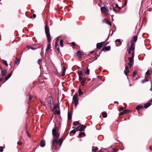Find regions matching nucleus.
Returning a JSON list of instances; mask_svg holds the SVG:
<instances>
[{
	"label": "nucleus",
	"instance_id": "f257e3e1",
	"mask_svg": "<svg viewBox=\"0 0 152 152\" xmlns=\"http://www.w3.org/2000/svg\"><path fill=\"white\" fill-rule=\"evenodd\" d=\"M134 43L132 42V44H131L130 47L128 48L127 49V51L129 54H130L131 51H132V56L129 57L128 59L129 61L128 65L130 68L132 66L134 62L133 59L134 56Z\"/></svg>",
	"mask_w": 152,
	"mask_h": 152
},
{
	"label": "nucleus",
	"instance_id": "f03ea898",
	"mask_svg": "<svg viewBox=\"0 0 152 152\" xmlns=\"http://www.w3.org/2000/svg\"><path fill=\"white\" fill-rule=\"evenodd\" d=\"M63 142V140H62V138H60L58 141L57 140V139H54L52 141V147L53 148H54V147H56L57 146V145H59V147L60 148L62 143Z\"/></svg>",
	"mask_w": 152,
	"mask_h": 152
},
{
	"label": "nucleus",
	"instance_id": "7ed1b4c3",
	"mask_svg": "<svg viewBox=\"0 0 152 152\" xmlns=\"http://www.w3.org/2000/svg\"><path fill=\"white\" fill-rule=\"evenodd\" d=\"M45 32L46 36L48 42H50L51 41L50 35L49 32V29L48 27L46 25L45 27Z\"/></svg>",
	"mask_w": 152,
	"mask_h": 152
},
{
	"label": "nucleus",
	"instance_id": "20e7f679",
	"mask_svg": "<svg viewBox=\"0 0 152 152\" xmlns=\"http://www.w3.org/2000/svg\"><path fill=\"white\" fill-rule=\"evenodd\" d=\"M77 97L78 95L76 93L74 95L72 98V102L75 104L76 107H77L78 104V99Z\"/></svg>",
	"mask_w": 152,
	"mask_h": 152
},
{
	"label": "nucleus",
	"instance_id": "39448f33",
	"mask_svg": "<svg viewBox=\"0 0 152 152\" xmlns=\"http://www.w3.org/2000/svg\"><path fill=\"white\" fill-rule=\"evenodd\" d=\"M52 132V135L54 138L58 139L59 137V134L58 133L57 130L56 128H53Z\"/></svg>",
	"mask_w": 152,
	"mask_h": 152
},
{
	"label": "nucleus",
	"instance_id": "423d86ee",
	"mask_svg": "<svg viewBox=\"0 0 152 152\" xmlns=\"http://www.w3.org/2000/svg\"><path fill=\"white\" fill-rule=\"evenodd\" d=\"M86 127L84 126L83 125H81L80 126H78L76 128V130L77 131H84V129H85Z\"/></svg>",
	"mask_w": 152,
	"mask_h": 152
},
{
	"label": "nucleus",
	"instance_id": "0eeeda50",
	"mask_svg": "<svg viewBox=\"0 0 152 152\" xmlns=\"http://www.w3.org/2000/svg\"><path fill=\"white\" fill-rule=\"evenodd\" d=\"M47 100L48 105L50 108H51L53 104V101L51 97H48L47 99Z\"/></svg>",
	"mask_w": 152,
	"mask_h": 152
},
{
	"label": "nucleus",
	"instance_id": "6e6552de",
	"mask_svg": "<svg viewBox=\"0 0 152 152\" xmlns=\"http://www.w3.org/2000/svg\"><path fill=\"white\" fill-rule=\"evenodd\" d=\"M101 10L102 12L106 14H108V11L107 10L106 8L105 7H102L101 8Z\"/></svg>",
	"mask_w": 152,
	"mask_h": 152
},
{
	"label": "nucleus",
	"instance_id": "1a4fd4ad",
	"mask_svg": "<svg viewBox=\"0 0 152 152\" xmlns=\"http://www.w3.org/2000/svg\"><path fill=\"white\" fill-rule=\"evenodd\" d=\"M76 56L78 58H80L84 55V54L82 52L80 51H78L76 53Z\"/></svg>",
	"mask_w": 152,
	"mask_h": 152
},
{
	"label": "nucleus",
	"instance_id": "9d476101",
	"mask_svg": "<svg viewBox=\"0 0 152 152\" xmlns=\"http://www.w3.org/2000/svg\"><path fill=\"white\" fill-rule=\"evenodd\" d=\"M103 44V42L98 43L96 44V48L98 49H100L102 47Z\"/></svg>",
	"mask_w": 152,
	"mask_h": 152
},
{
	"label": "nucleus",
	"instance_id": "9b49d317",
	"mask_svg": "<svg viewBox=\"0 0 152 152\" xmlns=\"http://www.w3.org/2000/svg\"><path fill=\"white\" fill-rule=\"evenodd\" d=\"M115 42H116V45L117 46L120 45L121 44V42L120 39H117L115 40Z\"/></svg>",
	"mask_w": 152,
	"mask_h": 152
},
{
	"label": "nucleus",
	"instance_id": "f8f14e48",
	"mask_svg": "<svg viewBox=\"0 0 152 152\" xmlns=\"http://www.w3.org/2000/svg\"><path fill=\"white\" fill-rule=\"evenodd\" d=\"M130 112V111L128 110H124L123 111L120 113V114L121 115H123L124 114H126L127 113H129Z\"/></svg>",
	"mask_w": 152,
	"mask_h": 152
},
{
	"label": "nucleus",
	"instance_id": "ddd939ff",
	"mask_svg": "<svg viewBox=\"0 0 152 152\" xmlns=\"http://www.w3.org/2000/svg\"><path fill=\"white\" fill-rule=\"evenodd\" d=\"M59 107V105L58 104H55L54 105L53 107V108H52V107L51 108H50L51 109V110L53 111H54L56 108H58Z\"/></svg>",
	"mask_w": 152,
	"mask_h": 152
},
{
	"label": "nucleus",
	"instance_id": "4468645a",
	"mask_svg": "<svg viewBox=\"0 0 152 152\" xmlns=\"http://www.w3.org/2000/svg\"><path fill=\"white\" fill-rule=\"evenodd\" d=\"M86 78H83L82 80H81V85L82 86H83L84 85V83L86 80Z\"/></svg>",
	"mask_w": 152,
	"mask_h": 152
},
{
	"label": "nucleus",
	"instance_id": "2eb2a0df",
	"mask_svg": "<svg viewBox=\"0 0 152 152\" xmlns=\"http://www.w3.org/2000/svg\"><path fill=\"white\" fill-rule=\"evenodd\" d=\"M85 135L86 134L84 132H81L78 135V136L81 137H85Z\"/></svg>",
	"mask_w": 152,
	"mask_h": 152
},
{
	"label": "nucleus",
	"instance_id": "dca6fc26",
	"mask_svg": "<svg viewBox=\"0 0 152 152\" xmlns=\"http://www.w3.org/2000/svg\"><path fill=\"white\" fill-rule=\"evenodd\" d=\"M110 46H108L104 47L102 49V50H104L108 51L110 50Z\"/></svg>",
	"mask_w": 152,
	"mask_h": 152
},
{
	"label": "nucleus",
	"instance_id": "f3484780",
	"mask_svg": "<svg viewBox=\"0 0 152 152\" xmlns=\"http://www.w3.org/2000/svg\"><path fill=\"white\" fill-rule=\"evenodd\" d=\"M7 72V71L5 69H4L3 71H1V74L3 77L4 76Z\"/></svg>",
	"mask_w": 152,
	"mask_h": 152
},
{
	"label": "nucleus",
	"instance_id": "a211bd4d",
	"mask_svg": "<svg viewBox=\"0 0 152 152\" xmlns=\"http://www.w3.org/2000/svg\"><path fill=\"white\" fill-rule=\"evenodd\" d=\"M45 141L43 140H41L40 144L41 146L42 147H43L45 146Z\"/></svg>",
	"mask_w": 152,
	"mask_h": 152
},
{
	"label": "nucleus",
	"instance_id": "6ab92c4d",
	"mask_svg": "<svg viewBox=\"0 0 152 152\" xmlns=\"http://www.w3.org/2000/svg\"><path fill=\"white\" fill-rule=\"evenodd\" d=\"M143 108V106L142 105H138L136 107V109L137 110H139L140 109L142 108Z\"/></svg>",
	"mask_w": 152,
	"mask_h": 152
},
{
	"label": "nucleus",
	"instance_id": "aec40b11",
	"mask_svg": "<svg viewBox=\"0 0 152 152\" xmlns=\"http://www.w3.org/2000/svg\"><path fill=\"white\" fill-rule=\"evenodd\" d=\"M151 104V103L150 102L144 104V107L146 108L149 107Z\"/></svg>",
	"mask_w": 152,
	"mask_h": 152
},
{
	"label": "nucleus",
	"instance_id": "412c9836",
	"mask_svg": "<svg viewBox=\"0 0 152 152\" xmlns=\"http://www.w3.org/2000/svg\"><path fill=\"white\" fill-rule=\"evenodd\" d=\"M104 22L107 23V24H109L110 26H111L112 25V24L108 20H107L106 19H104Z\"/></svg>",
	"mask_w": 152,
	"mask_h": 152
},
{
	"label": "nucleus",
	"instance_id": "4be33fe9",
	"mask_svg": "<svg viewBox=\"0 0 152 152\" xmlns=\"http://www.w3.org/2000/svg\"><path fill=\"white\" fill-rule=\"evenodd\" d=\"M12 73H10L9 74L7 75L6 77H5V80H7L8 79H9V78L12 75Z\"/></svg>",
	"mask_w": 152,
	"mask_h": 152
},
{
	"label": "nucleus",
	"instance_id": "5701e85b",
	"mask_svg": "<svg viewBox=\"0 0 152 152\" xmlns=\"http://www.w3.org/2000/svg\"><path fill=\"white\" fill-rule=\"evenodd\" d=\"M20 60L19 59H18L17 58H16L15 61V64L18 65L20 63Z\"/></svg>",
	"mask_w": 152,
	"mask_h": 152
},
{
	"label": "nucleus",
	"instance_id": "b1692460",
	"mask_svg": "<svg viewBox=\"0 0 152 152\" xmlns=\"http://www.w3.org/2000/svg\"><path fill=\"white\" fill-rule=\"evenodd\" d=\"M102 116L104 118H105L107 117V114L106 112H104L102 113Z\"/></svg>",
	"mask_w": 152,
	"mask_h": 152
},
{
	"label": "nucleus",
	"instance_id": "393cba45",
	"mask_svg": "<svg viewBox=\"0 0 152 152\" xmlns=\"http://www.w3.org/2000/svg\"><path fill=\"white\" fill-rule=\"evenodd\" d=\"M137 36H135L133 38V41L131 43H132V42H133L134 43V42H135L137 41Z\"/></svg>",
	"mask_w": 152,
	"mask_h": 152
},
{
	"label": "nucleus",
	"instance_id": "a878e982",
	"mask_svg": "<svg viewBox=\"0 0 152 152\" xmlns=\"http://www.w3.org/2000/svg\"><path fill=\"white\" fill-rule=\"evenodd\" d=\"M72 118V115L69 112L68 113V118L69 120H70Z\"/></svg>",
	"mask_w": 152,
	"mask_h": 152
},
{
	"label": "nucleus",
	"instance_id": "bb28decb",
	"mask_svg": "<svg viewBox=\"0 0 152 152\" xmlns=\"http://www.w3.org/2000/svg\"><path fill=\"white\" fill-rule=\"evenodd\" d=\"M2 62L6 66H8V64L7 63V61H5L4 60H2Z\"/></svg>",
	"mask_w": 152,
	"mask_h": 152
},
{
	"label": "nucleus",
	"instance_id": "cd10ccee",
	"mask_svg": "<svg viewBox=\"0 0 152 152\" xmlns=\"http://www.w3.org/2000/svg\"><path fill=\"white\" fill-rule=\"evenodd\" d=\"M79 96H80L81 95L83 94V92L82 91L81 89L80 88L79 89Z\"/></svg>",
	"mask_w": 152,
	"mask_h": 152
},
{
	"label": "nucleus",
	"instance_id": "c85d7f7f",
	"mask_svg": "<svg viewBox=\"0 0 152 152\" xmlns=\"http://www.w3.org/2000/svg\"><path fill=\"white\" fill-rule=\"evenodd\" d=\"M60 44L61 46V47H63V40H61L60 41Z\"/></svg>",
	"mask_w": 152,
	"mask_h": 152
},
{
	"label": "nucleus",
	"instance_id": "c756f323",
	"mask_svg": "<svg viewBox=\"0 0 152 152\" xmlns=\"http://www.w3.org/2000/svg\"><path fill=\"white\" fill-rule=\"evenodd\" d=\"M76 131L75 129H73L71 131H70V134H71L72 133H73V134H75L76 133Z\"/></svg>",
	"mask_w": 152,
	"mask_h": 152
},
{
	"label": "nucleus",
	"instance_id": "7c9ffc66",
	"mask_svg": "<svg viewBox=\"0 0 152 152\" xmlns=\"http://www.w3.org/2000/svg\"><path fill=\"white\" fill-rule=\"evenodd\" d=\"M85 73L88 75L89 74L90 70L88 68H87V69H86V70Z\"/></svg>",
	"mask_w": 152,
	"mask_h": 152
},
{
	"label": "nucleus",
	"instance_id": "2f4dec72",
	"mask_svg": "<svg viewBox=\"0 0 152 152\" xmlns=\"http://www.w3.org/2000/svg\"><path fill=\"white\" fill-rule=\"evenodd\" d=\"M124 72L125 74L126 75H127V74L128 73H129V70H125Z\"/></svg>",
	"mask_w": 152,
	"mask_h": 152
},
{
	"label": "nucleus",
	"instance_id": "473e14b6",
	"mask_svg": "<svg viewBox=\"0 0 152 152\" xmlns=\"http://www.w3.org/2000/svg\"><path fill=\"white\" fill-rule=\"evenodd\" d=\"M98 149L97 147H96L95 148H93L92 149L93 152H96Z\"/></svg>",
	"mask_w": 152,
	"mask_h": 152
},
{
	"label": "nucleus",
	"instance_id": "72a5a7b5",
	"mask_svg": "<svg viewBox=\"0 0 152 152\" xmlns=\"http://www.w3.org/2000/svg\"><path fill=\"white\" fill-rule=\"evenodd\" d=\"M50 45L49 44L48 45L47 48L46 49V50L48 51L49 49H50Z\"/></svg>",
	"mask_w": 152,
	"mask_h": 152
},
{
	"label": "nucleus",
	"instance_id": "f704fd0d",
	"mask_svg": "<svg viewBox=\"0 0 152 152\" xmlns=\"http://www.w3.org/2000/svg\"><path fill=\"white\" fill-rule=\"evenodd\" d=\"M79 124V122L78 121H77L74 122L73 125L75 126H76L78 125Z\"/></svg>",
	"mask_w": 152,
	"mask_h": 152
},
{
	"label": "nucleus",
	"instance_id": "c9c22d12",
	"mask_svg": "<svg viewBox=\"0 0 152 152\" xmlns=\"http://www.w3.org/2000/svg\"><path fill=\"white\" fill-rule=\"evenodd\" d=\"M79 76H81V75H83V72L82 71H80L78 72V73Z\"/></svg>",
	"mask_w": 152,
	"mask_h": 152
},
{
	"label": "nucleus",
	"instance_id": "e433bc0d",
	"mask_svg": "<svg viewBox=\"0 0 152 152\" xmlns=\"http://www.w3.org/2000/svg\"><path fill=\"white\" fill-rule=\"evenodd\" d=\"M83 78L81 76H79V80L80 81H81L83 80Z\"/></svg>",
	"mask_w": 152,
	"mask_h": 152
},
{
	"label": "nucleus",
	"instance_id": "4c0bfd02",
	"mask_svg": "<svg viewBox=\"0 0 152 152\" xmlns=\"http://www.w3.org/2000/svg\"><path fill=\"white\" fill-rule=\"evenodd\" d=\"M40 102L44 106H45V103L44 102H43V101H41V100H40Z\"/></svg>",
	"mask_w": 152,
	"mask_h": 152
},
{
	"label": "nucleus",
	"instance_id": "58836bf2",
	"mask_svg": "<svg viewBox=\"0 0 152 152\" xmlns=\"http://www.w3.org/2000/svg\"><path fill=\"white\" fill-rule=\"evenodd\" d=\"M42 59H39L38 60V62L39 64H40L42 61Z\"/></svg>",
	"mask_w": 152,
	"mask_h": 152
},
{
	"label": "nucleus",
	"instance_id": "ea45409f",
	"mask_svg": "<svg viewBox=\"0 0 152 152\" xmlns=\"http://www.w3.org/2000/svg\"><path fill=\"white\" fill-rule=\"evenodd\" d=\"M148 81V80H145V79H144V80H142V83H144V82H147Z\"/></svg>",
	"mask_w": 152,
	"mask_h": 152
},
{
	"label": "nucleus",
	"instance_id": "a19ab883",
	"mask_svg": "<svg viewBox=\"0 0 152 152\" xmlns=\"http://www.w3.org/2000/svg\"><path fill=\"white\" fill-rule=\"evenodd\" d=\"M137 74V72L134 71L133 72V77H134Z\"/></svg>",
	"mask_w": 152,
	"mask_h": 152
},
{
	"label": "nucleus",
	"instance_id": "79ce46f5",
	"mask_svg": "<svg viewBox=\"0 0 152 152\" xmlns=\"http://www.w3.org/2000/svg\"><path fill=\"white\" fill-rule=\"evenodd\" d=\"M0 148V152H2L3 151V148L2 147H1Z\"/></svg>",
	"mask_w": 152,
	"mask_h": 152
},
{
	"label": "nucleus",
	"instance_id": "37998d69",
	"mask_svg": "<svg viewBox=\"0 0 152 152\" xmlns=\"http://www.w3.org/2000/svg\"><path fill=\"white\" fill-rule=\"evenodd\" d=\"M146 75H149V70H148L147 72L145 73Z\"/></svg>",
	"mask_w": 152,
	"mask_h": 152
},
{
	"label": "nucleus",
	"instance_id": "c03bdc74",
	"mask_svg": "<svg viewBox=\"0 0 152 152\" xmlns=\"http://www.w3.org/2000/svg\"><path fill=\"white\" fill-rule=\"evenodd\" d=\"M33 17L34 18H35L36 17V15L35 14H33L32 16H31V17Z\"/></svg>",
	"mask_w": 152,
	"mask_h": 152
},
{
	"label": "nucleus",
	"instance_id": "a18cd8bd",
	"mask_svg": "<svg viewBox=\"0 0 152 152\" xmlns=\"http://www.w3.org/2000/svg\"><path fill=\"white\" fill-rule=\"evenodd\" d=\"M124 108L123 107H121L120 108L119 111H121L122 110L124 109Z\"/></svg>",
	"mask_w": 152,
	"mask_h": 152
},
{
	"label": "nucleus",
	"instance_id": "49530a36",
	"mask_svg": "<svg viewBox=\"0 0 152 152\" xmlns=\"http://www.w3.org/2000/svg\"><path fill=\"white\" fill-rule=\"evenodd\" d=\"M115 7L117 8H118L119 9H121V8L120 7H118V4H116V5H115Z\"/></svg>",
	"mask_w": 152,
	"mask_h": 152
},
{
	"label": "nucleus",
	"instance_id": "de8ad7c7",
	"mask_svg": "<svg viewBox=\"0 0 152 152\" xmlns=\"http://www.w3.org/2000/svg\"><path fill=\"white\" fill-rule=\"evenodd\" d=\"M71 44L72 45L75 46V43L74 42H72L71 43Z\"/></svg>",
	"mask_w": 152,
	"mask_h": 152
},
{
	"label": "nucleus",
	"instance_id": "09e8293b",
	"mask_svg": "<svg viewBox=\"0 0 152 152\" xmlns=\"http://www.w3.org/2000/svg\"><path fill=\"white\" fill-rule=\"evenodd\" d=\"M64 75H65V72L64 71H63V72L61 74V75L62 76H63Z\"/></svg>",
	"mask_w": 152,
	"mask_h": 152
},
{
	"label": "nucleus",
	"instance_id": "8fccbe9b",
	"mask_svg": "<svg viewBox=\"0 0 152 152\" xmlns=\"http://www.w3.org/2000/svg\"><path fill=\"white\" fill-rule=\"evenodd\" d=\"M22 144V142H18V145H21Z\"/></svg>",
	"mask_w": 152,
	"mask_h": 152
},
{
	"label": "nucleus",
	"instance_id": "3c124183",
	"mask_svg": "<svg viewBox=\"0 0 152 152\" xmlns=\"http://www.w3.org/2000/svg\"><path fill=\"white\" fill-rule=\"evenodd\" d=\"M148 10L149 11H151V9L150 8H147Z\"/></svg>",
	"mask_w": 152,
	"mask_h": 152
},
{
	"label": "nucleus",
	"instance_id": "603ef678",
	"mask_svg": "<svg viewBox=\"0 0 152 152\" xmlns=\"http://www.w3.org/2000/svg\"><path fill=\"white\" fill-rule=\"evenodd\" d=\"M129 69V67L128 66H126L125 67V70H128Z\"/></svg>",
	"mask_w": 152,
	"mask_h": 152
},
{
	"label": "nucleus",
	"instance_id": "864d4df0",
	"mask_svg": "<svg viewBox=\"0 0 152 152\" xmlns=\"http://www.w3.org/2000/svg\"><path fill=\"white\" fill-rule=\"evenodd\" d=\"M57 46V42H56L55 43V47L56 48Z\"/></svg>",
	"mask_w": 152,
	"mask_h": 152
},
{
	"label": "nucleus",
	"instance_id": "5fc2aeb1",
	"mask_svg": "<svg viewBox=\"0 0 152 152\" xmlns=\"http://www.w3.org/2000/svg\"><path fill=\"white\" fill-rule=\"evenodd\" d=\"M112 150H113V151H115V152H116L115 149L114 148H113L112 149Z\"/></svg>",
	"mask_w": 152,
	"mask_h": 152
},
{
	"label": "nucleus",
	"instance_id": "6e6d98bb",
	"mask_svg": "<svg viewBox=\"0 0 152 152\" xmlns=\"http://www.w3.org/2000/svg\"><path fill=\"white\" fill-rule=\"evenodd\" d=\"M113 11L115 12H116V10H115V9H114V8L113 7Z\"/></svg>",
	"mask_w": 152,
	"mask_h": 152
},
{
	"label": "nucleus",
	"instance_id": "4d7b16f0",
	"mask_svg": "<svg viewBox=\"0 0 152 152\" xmlns=\"http://www.w3.org/2000/svg\"><path fill=\"white\" fill-rule=\"evenodd\" d=\"M31 98H32V97H31V96H30L29 98V101H30L31 100Z\"/></svg>",
	"mask_w": 152,
	"mask_h": 152
},
{
	"label": "nucleus",
	"instance_id": "13d9d810",
	"mask_svg": "<svg viewBox=\"0 0 152 152\" xmlns=\"http://www.w3.org/2000/svg\"><path fill=\"white\" fill-rule=\"evenodd\" d=\"M65 71V68L64 67H63V72L64 71V72Z\"/></svg>",
	"mask_w": 152,
	"mask_h": 152
},
{
	"label": "nucleus",
	"instance_id": "bf43d9fd",
	"mask_svg": "<svg viewBox=\"0 0 152 152\" xmlns=\"http://www.w3.org/2000/svg\"><path fill=\"white\" fill-rule=\"evenodd\" d=\"M58 38H57V39H56V42H58Z\"/></svg>",
	"mask_w": 152,
	"mask_h": 152
},
{
	"label": "nucleus",
	"instance_id": "052dcab7",
	"mask_svg": "<svg viewBox=\"0 0 152 152\" xmlns=\"http://www.w3.org/2000/svg\"><path fill=\"white\" fill-rule=\"evenodd\" d=\"M57 113H56V114H60V112L59 111H57Z\"/></svg>",
	"mask_w": 152,
	"mask_h": 152
},
{
	"label": "nucleus",
	"instance_id": "680f3d73",
	"mask_svg": "<svg viewBox=\"0 0 152 152\" xmlns=\"http://www.w3.org/2000/svg\"><path fill=\"white\" fill-rule=\"evenodd\" d=\"M3 79V78H0V81H1Z\"/></svg>",
	"mask_w": 152,
	"mask_h": 152
},
{
	"label": "nucleus",
	"instance_id": "e2e57ef3",
	"mask_svg": "<svg viewBox=\"0 0 152 152\" xmlns=\"http://www.w3.org/2000/svg\"><path fill=\"white\" fill-rule=\"evenodd\" d=\"M114 103H117L118 104V102L115 101V102Z\"/></svg>",
	"mask_w": 152,
	"mask_h": 152
},
{
	"label": "nucleus",
	"instance_id": "0e129e2a",
	"mask_svg": "<svg viewBox=\"0 0 152 152\" xmlns=\"http://www.w3.org/2000/svg\"><path fill=\"white\" fill-rule=\"evenodd\" d=\"M99 152H103V151H102V150H100L99 151Z\"/></svg>",
	"mask_w": 152,
	"mask_h": 152
},
{
	"label": "nucleus",
	"instance_id": "69168bd1",
	"mask_svg": "<svg viewBox=\"0 0 152 152\" xmlns=\"http://www.w3.org/2000/svg\"><path fill=\"white\" fill-rule=\"evenodd\" d=\"M31 49L33 50H34V49L33 48H31Z\"/></svg>",
	"mask_w": 152,
	"mask_h": 152
},
{
	"label": "nucleus",
	"instance_id": "338daca9",
	"mask_svg": "<svg viewBox=\"0 0 152 152\" xmlns=\"http://www.w3.org/2000/svg\"><path fill=\"white\" fill-rule=\"evenodd\" d=\"M57 49H58V50H59V49L58 48H57Z\"/></svg>",
	"mask_w": 152,
	"mask_h": 152
},
{
	"label": "nucleus",
	"instance_id": "774afa93",
	"mask_svg": "<svg viewBox=\"0 0 152 152\" xmlns=\"http://www.w3.org/2000/svg\"><path fill=\"white\" fill-rule=\"evenodd\" d=\"M55 149H56V148H54Z\"/></svg>",
	"mask_w": 152,
	"mask_h": 152
}]
</instances>
